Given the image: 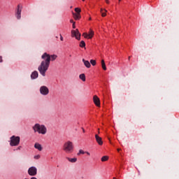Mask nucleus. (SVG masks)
Instances as JSON below:
<instances>
[{"instance_id":"f03ea898","label":"nucleus","mask_w":179,"mask_h":179,"mask_svg":"<svg viewBox=\"0 0 179 179\" xmlns=\"http://www.w3.org/2000/svg\"><path fill=\"white\" fill-rule=\"evenodd\" d=\"M34 132H38V134H41L42 135H45L47 134V127L44 125H41L40 124H36L33 127Z\"/></svg>"},{"instance_id":"20e7f679","label":"nucleus","mask_w":179,"mask_h":179,"mask_svg":"<svg viewBox=\"0 0 179 179\" xmlns=\"http://www.w3.org/2000/svg\"><path fill=\"white\" fill-rule=\"evenodd\" d=\"M20 143V137L13 136L10 138V146H17Z\"/></svg>"},{"instance_id":"4468645a","label":"nucleus","mask_w":179,"mask_h":179,"mask_svg":"<svg viewBox=\"0 0 179 179\" xmlns=\"http://www.w3.org/2000/svg\"><path fill=\"white\" fill-rule=\"evenodd\" d=\"M31 79H37L38 78V72L34 71L31 75Z\"/></svg>"},{"instance_id":"f257e3e1","label":"nucleus","mask_w":179,"mask_h":179,"mask_svg":"<svg viewBox=\"0 0 179 179\" xmlns=\"http://www.w3.org/2000/svg\"><path fill=\"white\" fill-rule=\"evenodd\" d=\"M41 58L43 61H42L41 64L38 66V71H39L42 76H45V72H47V71H48V68H50L51 59L52 61H55V59H57V55H50L47 52H45L43 53V55L41 56Z\"/></svg>"},{"instance_id":"f8f14e48","label":"nucleus","mask_w":179,"mask_h":179,"mask_svg":"<svg viewBox=\"0 0 179 179\" xmlns=\"http://www.w3.org/2000/svg\"><path fill=\"white\" fill-rule=\"evenodd\" d=\"M34 148L35 149H37L38 150H39V152H41V150H43V146H41V145L38 143H36L34 144Z\"/></svg>"},{"instance_id":"9b49d317","label":"nucleus","mask_w":179,"mask_h":179,"mask_svg":"<svg viewBox=\"0 0 179 179\" xmlns=\"http://www.w3.org/2000/svg\"><path fill=\"white\" fill-rule=\"evenodd\" d=\"M95 139L97 142V143L101 146L103 145V139L101 137H99L97 134L95 135Z\"/></svg>"},{"instance_id":"473e14b6","label":"nucleus","mask_w":179,"mask_h":179,"mask_svg":"<svg viewBox=\"0 0 179 179\" xmlns=\"http://www.w3.org/2000/svg\"><path fill=\"white\" fill-rule=\"evenodd\" d=\"M128 59H129V60H130V59H131V56H129V57H128Z\"/></svg>"},{"instance_id":"6e6552de","label":"nucleus","mask_w":179,"mask_h":179,"mask_svg":"<svg viewBox=\"0 0 179 179\" xmlns=\"http://www.w3.org/2000/svg\"><path fill=\"white\" fill-rule=\"evenodd\" d=\"M16 17L17 19L20 20L22 17V6H20V4H18L17 12H16Z\"/></svg>"},{"instance_id":"c85d7f7f","label":"nucleus","mask_w":179,"mask_h":179,"mask_svg":"<svg viewBox=\"0 0 179 179\" xmlns=\"http://www.w3.org/2000/svg\"><path fill=\"white\" fill-rule=\"evenodd\" d=\"M2 56H0V62H3Z\"/></svg>"},{"instance_id":"4be33fe9","label":"nucleus","mask_w":179,"mask_h":179,"mask_svg":"<svg viewBox=\"0 0 179 179\" xmlns=\"http://www.w3.org/2000/svg\"><path fill=\"white\" fill-rule=\"evenodd\" d=\"M85 152L83 151V150H80L79 152L78 153V156H79L80 155H85Z\"/></svg>"},{"instance_id":"7ed1b4c3","label":"nucleus","mask_w":179,"mask_h":179,"mask_svg":"<svg viewBox=\"0 0 179 179\" xmlns=\"http://www.w3.org/2000/svg\"><path fill=\"white\" fill-rule=\"evenodd\" d=\"M63 150L65 153H72L73 152V143L71 141H66L63 145Z\"/></svg>"},{"instance_id":"2eb2a0df","label":"nucleus","mask_w":179,"mask_h":179,"mask_svg":"<svg viewBox=\"0 0 179 179\" xmlns=\"http://www.w3.org/2000/svg\"><path fill=\"white\" fill-rule=\"evenodd\" d=\"M73 17L76 20H79L80 19V13H73Z\"/></svg>"},{"instance_id":"c9c22d12","label":"nucleus","mask_w":179,"mask_h":179,"mask_svg":"<svg viewBox=\"0 0 179 179\" xmlns=\"http://www.w3.org/2000/svg\"><path fill=\"white\" fill-rule=\"evenodd\" d=\"M20 148H22V147H19L18 149L20 150Z\"/></svg>"},{"instance_id":"7c9ffc66","label":"nucleus","mask_w":179,"mask_h":179,"mask_svg":"<svg viewBox=\"0 0 179 179\" xmlns=\"http://www.w3.org/2000/svg\"><path fill=\"white\" fill-rule=\"evenodd\" d=\"M70 22H71V23H73H73H75V22H73V20H71Z\"/></svg>"},{"instance_id":"ddd939ff","label":"nucleus","mask_w":179,"mask_h":179,"mask_svg":"<svg viewBox=\"0 0 179 179\" xmlns=\"http://www.w3.org/2000/svg\"><path fill=\"white\" fill-rule=\"evenodd\" d=\"M83 62L85 66H86V68H90V66H92V65L90 64V62L87 60H85V59H83Z\"/></svg>"},{"instance_id":"0eeeda50","label":"nucleus","mask_w":179,"mask_h":179,"mask_svg":"<svg viewBox=\"0 0 179 179\" xmlns=\"http://www.w3.org/2000/svg\"><path fill=\"white\" fill-rule=\"evenodd\" d=\"M71 36L76 37V40H80V33L79 32V29L72 30Z\"/></svg>"},{"instance_id":"b1692460","label":"nucleus","mask_w":179,"mask_h":179,"mask_svg":"<svg viewBox=\"0 0 179 179\" xmlns=\"http://www.w3.org/2000/svg\"><path fill=\"white\" fill-rule=\"evenodd\" d=\"M40 157H41V156L40 155H37L34 157V159H35V160H38Z\"/></svg>"},{"instance_id":"5701e85b","label":"nucleus","mask_w":179,"mask_h":179,"mask_svg":"<svg viewBox=\"0 0 179 179\" xmlns=\"http://www.w3.org/2000/svg\"><path fill=\"white\" fill-rule=\"evenodd\" d=\"M90 64H92V65L94 66L96 65V60L91 59Z\"/></svg>"},{"instance_id":"9d476101","label":"nucleus","mask_w":179,"mask_h":179,"mask_svg":"<svg viewBox=\"0 0 179 179\" xmlns=\"http://www.w3.org/2000/svg\"><path fill=\"white\" fill-rule=\"evenodd\" d=\"M93 101L94 104L96 106V107H100V99H99V96L95 95L93 97Z\"/></svg>"},{"instance_id":"423d86ee","label":"nucleus","mask_w":179,"mask_h":179,"mask_svg":"<svg viewBox=\"0 0 179 179\" xmlns=\"http://www.w3.org/2000/svg\"><path fill=\"white\" fill-rule=\"evenodd\" d=\"M28 174L31 176H37V168L36 166H31L28 169Z\"/></svg>"},{"instance_id":"393cba45","label":"nucleus","mask_w":179,"mask_h":179,"mask_svg":"<svg viewBox=\"0 0 179 179\" xmlns=\"http://www.w3.org/2000/svg\"><path fill=\"white\" fill-rule=\"evenodd\" d=\"M75 12H76V13H80L81 10L79 8H75Z\"/></svg>"},{"instance_id":"f704fd0d","label":"nucleus","mask_w":179,"mask_h":179,"mask_svg":"<svg viewBox=\"0 0 179 179\" xmlns=\"http://www.w3.org/2000/svg\"><path fill=\"white\" fill-rule=\"evenodd\" d=\"M120 150H121V149L118 148V149H117V152H120Z\"/></svg>"},{"instance_id":"2f4dec72","label":"nucleus","mask_w":179,"mask_h":179,"mask_svg":"<svg viewBox=\"0 0 179 179\" xmlns=\"http://www.w3.org/2000/svg\"><path fill=\"white\" fill-rule=\"evenodd\" d=\"M31 179H37L36 177H32Z\"/></svg>"},{"instance_id":"f3484780","label":"nucleus","mask_w":179,"mask_h":179,"mask_svg":"<svg viewBox=\"0 0 179 179\" xmlns=\"http://www.w3.org/2000/svg\"><path fill=\"white\" fill-rule=\"evenodd\" d=\"M80 79L83 80V82H86V76H85V73H82L79 76Z\"/></svg>"},{"instance_id":"e433bc0d","label":"nucleus","mask_w":179,"mask_h":179,"mask_svg":"<svg viewBox=\"0 0 179 179\" xmlns=\"http://www.w3.org/2000/svg\"><path fill=\"white\" fill-rule=\"evenodd\" d=\"M90 20H92V18H90Z\"/></svg>"},{"instance_id":"aec40b11","label":"nucleus","mask_w":179,"mask_h":179,"mask_svg":"<svg viewBox=\"0 0 179 179\" xmlns=\"http://www.w3.org/2000/svg\"><path fill=\"white\" fill-rule=\"evenodd\" d=\"M101 162H107L108 160V156H103L101 159Z\"/></svg>"},{"instance_id":"a878e982","label":"nucleus","mask_w":179,"mask_h":179,"mask_svg":"<svg viewBox=\"0 0 179 179\" xmlns=\"http://www.w3.org/2000/svg\"><path fill=\"white\" fill-rule=\"evenodd\" d=\"M60 40L61 41H64V37H62V35L60 34Z\"/></svg>"},{"instance_id":"412c9836","label":"nucleus","mask_w":179,"mask_h":179,"mask_svg":"<svg viewBox=\"0 0 179 179\" xmlns=\"http://www.w3.org/2000/svg\"><path fill=\"white\" fill-rule=\"evenodd\" d=\"M80 47H81L82 48H83V47H86V43H85V41H82L80 43Z\"/></svg>"},{"instance_id":"c756f323","label":"nucleus","mask_w":179,"mask_h":179,"mask_svg":"<svg viewBox=\"0 0 179 179\" xmlns=\"http://www.w3.org/2000/svg\"><path fill=\"white\" fill-rule=\"evenodd\" d=\"M86 155H87V156H90V152H85Z\"/></svg>"},{"instance_id":"1a4fd4ad","label":"nucleus","mask_w":179,"mask_h":179,"mask_svg":"<svg viewBox=\"0 0 179 179\" xmlns=\"http://www.w3.org/2000/svg\"><path fill=\"white\" fill-rule=\"evenodd\" d=\"M83 36H84L85 38H92L93 36H94V31L90 29L89 34H87V33H84Z\"/></svg>"},{"instance_id":"6ab92c4d","label":"nucleus","mask_w":179,"mask_h":179,"mask_svg":"<svg viewBox=\"0 0 179 179\" xmlns=\"http://www.w3.org/2000/svg\"><path fill=\"white\" fill-rule=\"evenodd\" d=\"M107 12V10H103V8L101 9V16L103 17H106V13Z\"/></svg>"},{"instance_id":"58836bf2","label":"nucleus","mask_w":179,"mask_h":179,"mask_svg":"<svg viewBox=\"0 0 179 179\" xmlns=\"http://www.w3.org/2000/svg\"><path fill=\"white\" fill-rule=\"evenodd\" d=\"M113 179H115V178H113Z\"/></svg>"},{"instance_id":"ea45409f","label":"nucleus","mask_w":179,"mask_h":179,"mask_svg":"<svg viewBox=\"0 0 179 179\" xmlns=\"http://www.w3.org/2000/svg\"><path fill=\"white\" fill-rule=\"evenodd\" d=\"M83 1H85V0H83Z\"/></svg>"},{"instance_id":"72a5a7b5","label":"nucleus","mask_w":179,"mask_h":179,"mask_svg":"<svg viewBox=\"0 0 179 179\" xmlns=\"http://www.w3.org/2000/svg\"><path fill=\"white\" fill-rule=\"evenodd\" d=\"M83 132H84V133L85 132V129H83Z\"/></svg>"},{"instance_id":"dca6fc26","label":"nucleus","mask_w":179,"mask_h":179,"mask_svg":"<svg viewBox=\"0 0 179 179\" xmlns=\"http://www.w3.org/2000/svg\"><path fill=\"white\" fill-rule=\"evenodd\" d=\"M66 159H67V160H69L70 162V163H76V162H78V158L67 157Z\"/></svg>"},{"instance_id":"bb28decb","label":"nucleus","mask_w":179,"mask_h":179,"mask_svg":"<svg viewBox=\"0 0 179 179\" xmlns=\"http://www.w3.org/2000/svg\"><path fill=\"white\" fill-rule=\"evenodd\" d=\"M73 29H76V26L75 25V22L73 24Z\"/></svg>"},{"instance_id":"4c0bfd02","label":"nucleus","mask_w":179,"mask_h":179,"mask_svg":"<svg viewBox=\"0 0 179 179\" xmlns=\"http://www.w3.org/2000/svg\"><path fill=\"white\" fill-rule=\"evenodd\" d=\"M98 133L100 134V131H99Z\"/></svg>"},{"instance_id":"39448f33","label":"nucleus","mask_w":179,"mask_h":179,"mask_svg":"<svg viewBox=\"0 0 179 179\" xmlns=\"http://www.w3.org/2000/svg\"><path fill=\"white\" fill-rule=\"evenodd\" d=\"M40 93L43 96H47L50 93V90L46 86H41L40 87Z\"/></svg>"},{"instance_id":"cd10ccee","label":"nucleus","mask_w":179,"mask_h":179,"mask_svg":"<svg viewBox=\"0 0 179 179\" xmlns=\"http://www.w3.org/2000/svg\"><path fill=\"white\" fill-rule=\"evenodd\" d=\"M105 2L106 3H110V1L109 0H105Z\"/></svg>"},{"instance_id":"a211bd4d","label":"nucleus","mask_w":179,"mask_h":179,"mask_svg":"<svg viewBox=\"0 0 179 179\" xmlns=\"http://www.w3.org/2000/svg\"><path fill=\"white\" fill-rule=\"evenodd\" d=\"M101 66L103 71H107V67L106 66V62H104V59L101 60Z\"/></svg>"}]
</instances>
